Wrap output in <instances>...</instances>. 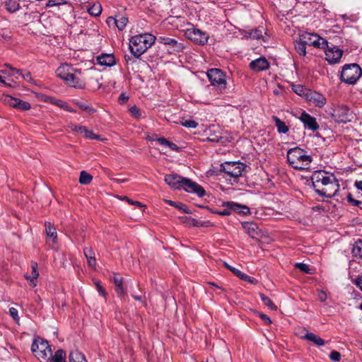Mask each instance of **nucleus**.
<instances>
[{
	"label": "nucleus",
	"instance_id": "54",
	"mask_svg": "<svg viewBox=\"0 0 362 362\" xmlns=\"http://www.w3.org/2000/svg\"><path fill=\"white\" fill-rule=\"evenodd\" d=\"M9 313L15 321H16V322L18 321L19 317H18V310L15 308H11L9 309Z\"/></svg>",
	"mask_w": 362,
	"mask_h": 362
},
{
	"label": "nucleus",
	"instance_id": "29",
	"mask_svg": "<svg viewBox=\"0 0 362 362\" xmlns=\"http://www.w3.org/2000/svg\"><path fill=\"white\" fill-rule=\"evenodd\" d=\"M272 119L274 121L275 125L277 127L278 132L279 133L286 134L288 132V127L285 124L284 122L281 121L276 116H273Z\"/></svg>",
	"mask_w": 362,
	"mask_h": 362
},
{
	"label": "nucleus",
	"instance_id": "47",
	"mask_svg": "<svg viewBox=\"0 0 362 362\" xmlns=\"http://www.w3.org/2000/svg\"><path fill=\"white\" fill-rule=\"evenodd\" d=\"M21 77L26 81L33 84L35 83V80L31 76V73L30 71L24 72L22 71V74H21Z\"/></svg>",
	"mask_w": 362,
	"mask_h": 362
},
{
	"label": "nucleus",
	"instance_id": "11",
	"mask_svg": "<svg viewBox=\"0 0 362 362\" xmlns=\"http://www.w3.org/2000/svg\"><path fill=\"white\" fill-rule=\"evenodd\" d=\"M331 116L332 119L337 122L346 123L350 121L349 109L345 105L337 106L331 113Z\"/></svg>",
	"mask_w": 362,
	"mask_h": 362
},
{
	"label": "nucleus",
	"instance_id": "64",
	"mask_svg": "<svg viewBox=\"0 0 362 362\" xmlns=\"http://www.w3.org/2000/svg\"><path fill=\"white\" fill-rule=\"evenodd\" d=\"M57 6L56 0H48L46 4L47 7H52Z\"/></svg>",
	"mask_w": 362,
	"mask_h": 362
},
{
	"label": "nucleus",
	"instance_id": "8",
	"mask_svg": "<svg viewBox=\"0 0 362 362\" xmlns=\"http://www.w3.org/2000/svg\"><path fill=\"white\" fill-rule=\"evenodd\" d=\"M300 40H303L306 45H313L315 47L326 49L328 47V42L317 34L305 33L300 35Z\"/></svg>",
	"mask_w": 362,
	"mask_h": 362
},
{
	"label": "nucleus",
	"instance_id": "3",
	"mask_svg": "<svg viewBox=\"0 0 362 362\" xmlns=\"http://www.w3.org/2000/svg\"><path fill=\"white\" fill-rule=\"evenodd\" d=\"M287 160L290 165L295 169L304 170L308 168L312 161L310 156L305 154L303 149L294 148L287 153Z\"/></svg>",
	"mask_w": 362,
	"mask_h": 362
},
{
	"label": "nucleus",
	"instance_id": "57",
	"mask_svg": "<svg viewBox=\"0 0 362 362\" xmlns=\"http://www.w3.org/2000/svg\"><path fill=\"white\" fill-rule=\"evenodd\" d=\"M121 199H122V200H126V201H127L129 204H133V205H136V206H139V207L143 206V204H142L141 202H137V201H133V200L130 199H129V197H124L121 198Z\"/></svg>",
	"mask_w": 362,
	"mask_h": 362
},
{
	"label": "nucleus",
	"instance_id": "33",
	"mask_svg": "<svg viewBox=\"0 0 362 362\" xmlns=\"http://www.w3.org/2000/svg\"><path fill=\"white\" fill-rule=\"evenodd\" d=\"M6 10L10 13H14L19 10L20 4L16 0H7L5 1Z\"/></svg>",
	"mask_w": 362,
	"mask_h": 362
},
{
	"label": "nucleus",
	"instance_id": "62",
	"mask_svg": "<svg viewBox=\"0 0 362 362\" xmlns=\"http://www.w3.org/2000/svg\"><path fill=\"white\" fill-rule=\"evenodd\" d=\"M158 143H159L160 144L163 145V146H167V145H168V141H168V140H167L166 139H165V138L162 137V138H159V139H158Z\"/></svg>",
	"mask_w": 362,
	"mask_h": 362
},
{
	"label": "nucleus",
	"instance_id": "46",
	"mask_svg": "<svg viewBox=\"0 0 362 362\" xmlns=\"http://www.w3.org/2000/svg\"><path fill=\"white\" fill-rule=\"evenodd\" d=\"M295 266L296 268L299 269L300 271L305 272V274H312L311 269L305 264L296 263Z\"/></svg>",
	"mask_w": 362,
	"mask_h": 362
},
{
	"label": "nucleus",
	"instance_id": "58",
	"mask_svg": "<svg viewBox=\"0 0 362 362\" xmlns=\"http://www.w3.org/2000/svg\"><path fill=\"white\" fill-rule=\"evenodd\" d=\"M188 220V223L191 226H204V224H199V221L194 218H192L191 217L187 218Z\"/></svg>",
	"mask_w": 362,
	"mask_h": 362
},
{
	"label": "nucleus",
	"instance_id": "55",
	"mask_svg": "<svg viewBox=\"0 0 362 362\" xmlns=\"http://www.w3.org/2000/svg\"><path fill=\"white\" fill-rule=\"evenodd\" d=\"M259 317L262 320V321L266 324V325H270L272 324V320L270 319V317L269 316H267V315L265 314H263V313H259Z\"/></svg>",
	"mask_w": 362,
	"mask_h": 362
},
{
	"label": "nucleus",
	"instance_id": "42",
	"mask_svg": "<svg viewBox=\"0 0 362 362\" xmlns=\"http://www.w3.org/2000/svg\"><path fill=\"white\" fill-rule=\"evenodd\" d=\"M292 89L296 93H297L299 95H303L305 98L307 91H308V90H309V89L304 88L301 85H293L292 87Z\"/></svg>",
	"mask_w": 362,
	"mask_h": 362
},
{
	"label": "nucleus",
	"instance_id": "36",
	"mask_svg": "<svg viewBox=\"0 0 362 362\" xmlns=\"http://www.w3.org/2000/svg\"><path fill=\"white\" fill-rule=\"evenodd\" d=\"M74 104L82 110L86 111L88 114L92 115L95 112V110L89 106L87 103L82 101H76Z\"/></svg>",
	"mask_w": 362,
	"mask_h": 362
},
{
	"label": "nucleus",
	"instance_id": "34",
	"mask_svg": "<svg viewBox=\"0 0 362 362\" xmlns=\"http://www.w3.org/2000/svg\"><path fill=\"white\" fill-rule=\"evenodd\" d=\"M295 49L300 55L305 56L306 54V44L300 40V36L299 40L295 42Z\"/></svg>",
	"mask_w": 362,
	"mask_h": 362
},
{
	"label": "nucleus",
	"instance_id": "41",
	"mask_svg": "<svg viewBox=\"0 0 362 362\" xmlns=\"http://www.w3.org/2000/svg\"><path fill=\"white\" fill-rule=\"evenodd\" d=\"M68 128L71 132H76V133H78V134H83V132L85 130L86 127L78 125V124H73V123H70L68 125Z\"/></svg>",
	"mask_w": 362,
	"mask_h": 362
},
{
	"label": "nucleus",
	"instance_id": "63",
	"mask_svg": "<svg viewBox=\"0 0 362 362\" xmlns=\"http://www.w3.org/2000/svg\"><path fill=\"white\" fill-rule=\"evenodd\" d=\"M356 284L362 290V275L356 279Z\"/></svg>",
	"mask_w": 362,
	"mask_h": 362
},
{
	"label": "nucleus",
	"instance_id": "1",
	"mask_svg": "<svg viewBox=\"0 0 362 362\" xmlns=\"http://www.w3.org/2000/svg\"><path fill=\"white\" fill-rule=\"evenodd\" d=\"M311 180L315 192L322 197H333L339 187L335 178L328 176L327 173L317 170L313 173Z\"/></svg>",
	"mask_w": 362,
	"mask_h": 362
},
{
	"label": "nucleus",
	"instance_id": "51",
	"mask_svg": "<svg viewBox=\"0 0 362 362\" xmlns=\"http://www.w3.org/2000/svg\"><path fill=\"white\" fill-rule=\"evenodd\" d=\"M211 212L220 216H230L231 214L230 209L227 207L222 211H212Z\"/></svg>",
	"mask_w": 362,
	"mask_h": 362
},
{
	"label": "nucleus",
	"instance_id": "25",
	"mask_svg": "<svg viewBox=\"0 0 362 362\" xmlns=\"http://www.w3.org/2000/svg\"><path fill=\"white\" fill-rule=\"evenodd\" d=\"M243 228L245 229L247 233L252 238H256L259 235L260 230L257 224L252 222H246L243 223Z\"/></svg>",
	"mask_w": 362,
	"mask_h": 362
},
{
	"label": "nucleus",
	"instance_id": "43",
	"mask_svg": "<svg viewBox=\"0 0 362 362\" xmlns=\"http://www.w3.org/2000/svg\"><path fill=\"white\" fill-rule=\"evenodd\" d=\"M85 138L91 139H100V136L94 134L92 131L88 130L86 127L82 134Z\"/></svg>",
	"mask_w": 362,
	"mask_h": 362
},
{
	"label": "nucleus",
	"instance_id": "38",
	"mask_svg": "<svg viewBox=\"0 0 362 362\" xmlns=\"http://www.w3.org/2000/svg\"><path fill=\"white\" fill-rule=\"evenodd\" d=\"M88 13L93 16H98L102 12V7L100 4H94L88 9Z\"/></svg>",
	"mask_w": 362,
	"mask_h": 362
},
{
	"label": "nucleus",
	"instance_id": "24",
	"mask_svg": "<svg viewBox=\"0 0 362 362\" xmlns=\"http://www.w3.org/2000/svg\"><path fill=\"white\" fill-rule=\"evenodd\" d=\"M45 361L47 362H66V352L62 349H58L54 355L52 354L51 356H48V359Z\"/></svg>",
	"mask_w": 362,
	"mask_h": 362
},
{
	"label": "nucleus",
	"instance_id": "22",
	"mask_svg": "<svg viewBox=\"0 0 362 362\" xmlns=\"http://www.w3.org/2000/svg\"><path fill=\"white\" fill-rule=\"evenodd\" d=\"M97 62L99 64L106 66H112L115 64L114 55L109 54H103L97 57Z\"/></svg>",
	"mask_w": 362,
	"mask_h": 362
},
{
	"label": "nucleus",
	"instance_id": "30",
	"mask_svg": "<svg viewBox=\"0 0 362 362\" xmlns=\"http://www.w3.org/2000/svg\"><path fill=\"white\" fill-rule=\"evenodd\" d=\"M98 75V74H96L95 76H90L88 78L87 83L90 88L93 90H98L102 86V84L99 82Z\"/></svg>",
	"mask_w": 362,
	"mask_h": 362
},
{
	"label": "nucleus",
	"instance_id": "2",
	"mask_svg": "<svg viewBox=\"0 0 362 362\" xmlns=\"http://www.w3.org/2000/svg\"><path fill=\"white\" fill-rule=\"evenodd\" d=\"M156 37L150 33L133 36L130 39L129 48L132 54L139 58L155 42Z\"/></svg>",
	"mask_w": 362,
	"mask_h": 362
},
{
	"label": "nucleus",
	"instance_id": "31",
	"mask_svg": "<svg viewBox=\"0 0 362 362\" xmlns=\"http://www.w3.org/2000/svg\"><path fill=\"white\" fill-rule=\"evenodd\" d=\"M352 254L354 257L362 259V240H358L353 245Z\"/></svg>",
	"mask_w": 362,
	"mask_h": 362
},
{
	"label": "nucleus",
	"instance_id": "15",
	"mask_svg": "<svg viewBox=\"0 0 362 362\" xmlns=\"http://www.w3.org/2000/svg\"><path fill=\"white\" fill-rule=\"evenodd\" d=\"M5 101L10 106L18 109L20 110H28L30 109V103L16 98L8 95L6 97Z\"/></svg>",
	"mask_w": 362,
	"mask_h": 362
},
{
	"label": "nucleus",
	"instance_id": "56",
	"mask_svg": "<svg viewBox=\"0 0 362 362\" xmlns=\"http://www.w3.org/2000/svg\"><path fill=\"white\" fill-rule=\"evenodd\" d=\"M347 201L353 206H358L361 203L360 201L354 199L351 194L347 195Z\"/></svg>",
	"mask_w": 362,
	"mask_h": 362
},
{
	"label": "nucleus",
	"instance_id": "61",
	"mask_svg": "<svg viewBox=\"0 0 362 362\" xmlns=\"http://www.w3.org/2000/svg\"><path fill=\"white\" fill-rule=\"evenodd\" d=\"M116 19L115 18H113L112 16H110L107 18V23L109 25H115L116 23Z\"/></svg>",
	"mask_w": 362,
	"mask_h": 362
},
{
	"label": "nucleus",
	"instance_id": "39",
	"mask_svg": "<svg viewBox=\"0 0 362 362\" xmlns=\"http://www.w3.org/2000/svg\"><path fill=\"white\" fill-rule=\"evenodd\" d=\"M259 296H260L261 300H262V302L264 303V304L265 305H267L272 310H277V306L273 303V302L269 297L266 296L263 293H259Z\"/></svg>",
	"mask_w": 362,
	"mask_h": 362
},
{
	"label": "nucleus",
	"instance_id": "44",
	"mask_svg": "<svg viewBox=\"0 0 362 362\" xmlns=\"http://www.w3.org/2000/svg\"><path fill=\"white\" fill-rule=\"evenodd\" d=\"M180 123L182 126L188 128H196L198 125V123L194 120H187L184 119L180 122Z\"/></svg>",
	"mask_w": 362,
	"mask_h": 362
},
{
	"label": "nucleus",
	"instance_id": "9",
	"mask_svg": "<svg viewBox=\"0 0 362 362\" xmlns=\"http://www.w3.org/2000/svg\"><path fill=\"white\" fill-rule=\"evenodd\" d=\"M158 42L168 47V52L170 53L181 52L185 49L183 43L178 42L174 38L168 36H160L158 38Z\"/></svg>",
	"mask_w": 362,
	"mask_h": 362
},
{
	"label": "nucleus",
	"instance_id": "27",
	"mask_svg": "<svg viewBox=\"0 0 362 362\" xmlns=\"http://www.w3.org/2000/svg\"><path fill=\"white\" fill-rule=\"evenodd\" d=\"M31 268H32L31 275L30 276L25 275V277L26 279L30 280V285L34 287L37 285L35 280L39 276V272L37 271V264L36 262H32Z\"/></svg>",
	"mask_w": 362,
	"mask_h": 362
},
{
	"label": "nucleus",
	"instance_id": "13",
	"mask_svg": "<svg viewBox=\"0 0 362 362\" xmlns=\"http://www.w3.org/2000/svg\"><path fill=\"white\" fill-rule=\"evenodd\" d=\"M186 35L189 40L199 45H204L209 40V35L198 29H188Z\"/></svg>",
	"mask_w": 362,
	"mask_h": 362
},
{
	"label": "nucleus",
	"instance_id": "59",
	"mask_svg": "<svg viewBox=\"0 0 362 362\" xmlns=\"http://www.w3.org/2000/svg\"><path fill=\"white\" fill-rule=\"evenodd\" d=\"M129 99V96L125 93H122L119 97V103L120 104H124Z\"/></svg>",
	"mask_w": 362,
	"mask_h": 362
},
{
	"label": "nucleus",
	"instance_id": "45",
	"mask_svg": "<svg viewBox=\"0 0 362 362\" xmlns=\"http://www.w3.org/2000/svg\"><path fill=\"white\" fill-rule=\"evenodd\" d=\"M208 139L210 141H212V142H220L221 144H224L226 143L228 139L226 137H223V136H211L208 138Z\"/></svg>",
	"mask_w": 362,
	"mask_h": 362
},
{
	"label": "nucleus",
	"instance_id": "35",
	"mask_svg": "<svg viewBox=\"0 0 362 362\" xmlns=\"http://www.w3.org/2000/svg\"><path fill=\"white\" fill-rule=\"evenodd\" d=\"M113 281L115 283L116 291L117 292V293L120 294V295L123 294L124 289H123V286H122V284H123L122 277L115 274L113 276Z\"/></svg>",
	"mask_w": 362,
	"mask_h": 362
},
{
	"label": "nucleus",
	"instance_id": "5",
	"mask_svg": "<svg viewBox=\"0 0 362 362\" xmlns=\"http://www.w3.org/2000/svg\"><path fill=\"white\" fill-rule=\"evenodd\" d=\"M31 351L38 360H47L48 356L52 354V349L48 341L40 337L34 339Z\"/></svg>",
	"mask_w": 362,
	"mask_h": 362
},
{
	"label": "nucleus",
	"instance_id": "20",
	"mask_svg": "<svg viewBox=\"0 0 362 362\" xmlns=\"http://www.w3.org/2000/svg\"><path fill=\"white\" fill-rule=\"evenodd\" d=\"M250 67L255 71H262L269 68V63L265 57H259L252 61Z\"/></svg>",
	"mask_w": 362,
	"mask_h": 362
},
{
	"label": "nucleus",
	"instance_id": "4",
	"mask_svg": "<svg viewBox=\"0 0 362 362\" xmlns=\"http://www.w3.org/2000/svg\"><path fill=\"white\" fill-rule=\"evenodd\" d=\"M70 69H71L67 65L59 66L57 69V75L71 87L79 89L84 88L86 86L84 81L79 78L76 74L71 73Z\"/></svg>",
	"mask_w": 362,
	"mask_h": 362
},
{
	"label": "nucleus",
	"instance_id": "7",
	"mask_svg": "<svg viewBox=\"0 0 362 362\" xmlns=\"http://www.w3.org/2000/svg\"><path fill=\"white\" fill-rule=\"evenodd\" d=\"M245 168V165L240 162H226L221 165V170L235 179L242 175Z\"/></svg>",
	"mask_w": 362,
	"mask_h": 362
},
{
	"label": "nucleus",
	"instance_id": "40",
	"mask_svg": "<svg viewBox=\"0 0 362 362\" xmlns=\"http://www.w3.org/2000/svg\"><path fill=\"white\" fill-rule=\"evenodd\" d=\"M127 23L128 18L126 16H119L116 19L115 25L119 30H123L125 28Z\"/></svg>",
	"mask_w": 362,
	"mask_h": 362
},
{
	"label": "nucleus",
	"instance_id": "50",
	"mask_svg": "<svg viewBox=\"0 0 362 362\" xmlns=\"http://www.w3.org/2000/svg\"><path fill=\"white\" fill-rule=\"evenodd\" d=\"M131 115L134 118H139L141 115V110L136 106H133L129 109Z\"/></svg>",
	"mask_w": 362,
	"mask_h": 362
},
{
	"label": "nucleus",
	"instance_id": "18",
	"mask_svg": "<svg viewBox=\"0 0 362 362\" xmlns=\"http://www.w3.org/2000/svg\"><path fill=\"white\" fill-rule=\"evenodd\" d=\"M185 177L178 175L177 174H170L166 175L165 176V182L168 184L170 187L180 189L182 187V183Z\"/></svg>",
	"mask_w": 362,
	"mask_h": 362
},
{
	"label": "nucleus",
	"instance_id": "32",
	"mask_svg": "<svg viewBox=\"0 0 362 362\" xmlns=\"http://www.w3.org/2000/svg\"><path fill=\"white\" fill-rule=\"evenodd\" d=\"M45 230L47 235L52 238L53 243H56L57 234L55 228L51 224V223H45Z\"/></svg>",
	"mask_w": 362,
	"mask_h": 362
},
{
	"label": "nucleus",
	"instance_id": "52",
	"mask_svg": "<svg viewBox=\"0 0 362 362\" xmlns=\"http://www.w3.org/2000/svg\"><path fill=\"white\" fill-rule=\"evenodd\" d=\"M329 358L333 361H339L341 358V354L337 351H332L329 354Z\"/></svg>",
	"mask_w": 362,
	"mask_h": 362
},
{
	"label": "nucleus",
	"instance_id": "6",
	"mask_svg": "<svg viewBox=\"0 0 362 362\" xmlns=\"http://www.w3.org/2000/svg\"><path fill=\"white\" fill-rule=\"evenodd\" d=\"M362 75V69L357 64H346L341 73V80L348 84H354Z\"/></svg>",
	"mask_w": 362,
	"mask_h": 362
},
{
	"label": "nucleus",
	"instance_id": "23",
	"mask_svg": "<svg viewBox=\"0 0 362 362\" xmlns=\"http://www.w3.org/2000/svg\"><path fill=\"white\" fill-rule=\"evenodd\" d=\"M83 253L87 259L88 266L93 269H95L96 259L95 257V252L92 247H85L83 249Z\"/></svg>",
	"mask_w": 362,
	"mask_h": 362
},
{
	"label": "nucleus",
	"instance_id": "48",
	"mask_svg": "<svg viewBox=\"0 0 362 362\" xmlns=\"http://www.w3.org/2000/svg\"><path fill=\"white\" fill-rule=\"evenodd\" d=\"M49 101L51 103L54 104L61 108L64 109V107H66V103L62 100H58L54 98H49Z\"/></svg>",
	"mask_w": 362,
	"mask_h": 362
},
{
	"label": "nucleus",
	"instance_id": "28",
	"mask_svg": "<svg viewBox=\"0 0 362 362\" xmlns=\"http://www.w3.org/2000/svg\"><path fill=\"white\" fill-rule=\"evenodd\" d=\"M304 339L313 341L317 346H323L325 343L323 339L320 338L319 336L313 332H307L304 337Z\"/></svg>",
	"mask_w": 362,
	"mask_h": 362
},
{
	"label": "nucleus",
	"instance_id": "17",
	"mask_svg": "<svg viewBox=\"0 0 362 362\" xmlns=\"http://www.w3.org/2000/svg\"><path fill=\"white\" fill-rule=\"evenodd\" d=\"M300 119L304 124L305 128L313 131H316L319 129L316 119L305 112H302Z\"/></svg>",
	"mask_w": 362,
	"mask_h": 362
},
{
	"label": "nucleus",
	"instance_id": "53",
	"mask_svg": "<svg viewBox=\"0 0 362 362\" xmlns=\"http://www.w3.org/2000/svg\"><path fill=\"white\" fill-rule=\"evenodd\" d=\"M94 284L97 288L98 291L100 293V295L103 296H106V292L105 291L104 288L100 284V282L98 280H95Z\"/></svg>",
	"mask_w": 362,
	"mask_h": 362
},
{
	"label": "nucleus",
	"instance_id": "37",
	"mask_svg": "<svg viewBox=\"0 0 362 362\" xmlns=\"http://www.w3.org/2000/svg\"><path fill=\"white\" fill-rule=\"evenodd\" d=\"M93 177L83 170L80 173L79 182L82 185H88L92 181Z\"/></svg>",
	"mask_w": 362,
	"mask_h": 362
},
{
	"label": "nucleus",
	"instance_id": "21",
	"mask_svg": "<svg viewBox=\"0 0 362 362\" xmlns=\"http://www.w3.org/2000/svg\"><path fill=\"white\" fill-rule=\"evenodd\" d=\"M223 264L228 269L232 272L236 276L239 277L240 279L250 282L252 284H256L257 283V279H255V278H252L247 275L246 274L243 273L239 269L230 266L226 262H224Z\"/></svg>",
	"mask_w": 362,
	"mask_h": 362
},
{
	"label": "nucleus",
	"instance_id": "12",
	"mask_svg": "<svg viewBox=\"0 0 362 362\" xmlns=\"http://www.w3.org/2000/svg\"><path fill=\"white\" fill-rule=\"evenodd\" d=\"M181 188H183L187 192L194 193L199 197H203L206 193L205 190L202 186L198 185L197 182H193L192 180L186 177H185V180L182 183Z\"/></svg>",
	"mask_w": 362,
	"mask_h": 362
},
{
	"label": "nucleus",
	"instance_id": "60",
	"mask_svg": "<svg viewBox=\"0 0 362 362\" xmlns=\"http://www.w3.org/2000/svg\"><path fill=\"white\" fill-rule=\"evenodd\" d=\"M178 209L183 211L186 214H190L191 211L186 207L185 204H180L178 205V207H177Z\"/></svg>",
	"mask_w": 362,
	"mask_h": 362
},
{
	"label": "nucleus",
	"instance_id": "14",
	"mask_svg": "<svg viewBox=\"0 0 362 362\" xmlns=\"http://www.w3.org/2000/svg\"><path fill=\"white\" fill-rule=\"evenodd\" d=\"M305 99L319 107H323L327 102L326 98L322 94L310 89L307 91Z\"/></svg>",
	"mask_w": 362,
	"mask_h": 362
},
{
	"label": "nucleus",
	"instance_id": "26",
	"mask_svg": "<svg viewBox=\"0 0 362 362\" xmlns=\"http://www.w3.org/2000/svg\"><path fill=\"white\" fill-rule=\"evenodd\" d=\"M69 362H87V361L81 352L74 350L69 353Z\"/></svg>",
	"mask_w": 362,
	"mask_h": 362
},
{
	"label": "nucleus",
	"instance_id": "19",
	"mask_svg": "<svg viewBox=\"0 0 362 362\" xmlns=\"http://www.w3.org/2000/svg\"><path fill=\"white\" fill-rule=\"evenodd\" d=\"M223 206L230 209V211L238 214L246 215L250 214V209L246 205L240 204L233 202H226L223 203Z\"/></svg>",
	"mask_w": 362,
	"mask_h": 362
},
{
	"label": "nucleus",
	"instance_id": "16",
	"mask_svg": "<svg viewBox=\"0 0 362 362\" xmlns=\"http://www.w3.org/2000/svg\"><path fill=\"white\" fill-rule=\"evenodd\" d=\"M325 49L326 59L330 64L337 63L341 59L343 51L341 49L333 47L329 48V47Z\"/></svg>",
	"mask_w": 362,
	"mask_h": 362
},
{
	"label": "nucleus",
	"instance_id": "10",
	"mask_svg": "<svg viewBox=\"0 0 362 362\" xmlns=\"http://www.w3.org/2000/svg\"><path fill=\"white\" fill-rule=\"evenodd\" d=\"M207 76L213 86H220L225 88L226 80L224 73L218 69H211L207 71Z\"/></svg>",
	"mask_w": 362,
	"mask_h": 362
},
{
	"label": "nucleus",
	"instance_id": "49",
	"mask_svg": "<svg viewBox=\"0 0 362 362\" xmlns=\"http://www.w3.org/2000/svg\"><path fill=\"white\" fill-rule=\"evenodd\" d=\"M250 37L252 39L259 40L262 37V31L259 29H255L250 33Z\"/></svg>",
	"mask_w": 362,
	"mask_h": 362
}]
</instances>
